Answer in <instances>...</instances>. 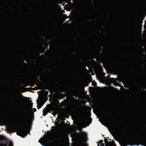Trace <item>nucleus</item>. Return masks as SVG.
Here are the masks:
<instances>
[{"instance_id": "obj_2", "label": "nucleus", "mask_w": 146, "mask_h": 146, "mask_svg": "<svg viewBox=\"0 0 146 146\" xmlns=\"http://www.w3.org/2000/svg\"><path fill=\"white\" fill-rule=\"evenodd\" d=\"M52 107L50 104H48L47 107L45 108L43 111V115L44 116H45L47 114L48 112H50V111L53 112V110L52 109Z\"/></svg>"}, {"instance_id": "obj_6", "label": "nucleus", "mask_w": 146, "mask_h": 146, "mask_svg": "<svg viewBox=\"0 0 146 146\" xmlns=\"http://www.w3.org/2000/svg\"><path fill=\"white\" fill-rule=\"evenodd\" d=\"M13 102L15 104H18L19 103V100L17 96H15L13 100Z\"/></svg>"}, {"instance_id": "obj_12", "label": "nucleus", "mask_w": 146, "mask_h": 146, "mask_svg": "<svg viewBox=\"0 0 146 146\" xmlns=\"http://www.w3.org/2000/svg\"><path fill=\"white\" fill-rule=\"evenodd\" d=\"M109 143V146H116V145L114 144V141L110 142Z\"/></svg>"}, {"instance_id": "obj_20", "label": "nucleus", "mask_w": 146, "mask_h": 146, "mask_svg": "<svg viewBox=\"0 0 146 146\" xmlns=\"http://www.w3.org/2000/svg\"><path fill=\"white\" fill-rule=\"evenodd\" d=\"M101 112L103 113H105V110H103Z\"/></svg>"}, {"instance_id": "obj_22", "label": "nucleus", "mask_w": 146, "mask_h": 146, "mask_svg": "<svg viewBox=\"0 0 146 146\" xmlns=\"http://www.w3.org/2000/svg\"><path fill=\"white\" fill-rule=\"evenodd\" d=\"M38 57H40V56L39 55H38V56H35V58H37Z\"/></svg>"}, {"instance_id": "obj_29", "label": "nucleus", "mask_w": 146, "mask_h": 146, "mask_svg": "<svg viewBox=\"0 0 146 146\" xmlns=\"http://www.w3.org/2000/svg\"><path fill=\"white\" fill-rule=\"evenodd\" d=\"M98 146H100V145H98Z\"/></svg>"}, {"instance_id": "obj_27", "label": "nucleus", "mask_w": 146, "mask_h": 146, "mask_svg": "<svg viewBox=\"0 0 146 146\" xmlns=\"http://www.w3.org/2000/svg\"><path fill=\"white\" fill-rule=\"evenodd\" d=\"M55 146H59L58 145H55Z\"/></svg>"}, {"instance_id": "obj_11", "label": "nucleus", "mask_w": 146, "mask_h": 146, "mask_svg": "<svg viewBox=\"0 0 146 146\" xmlns=\"http://www.w3.org/2000/svg\"><path fill=\"white\" fill-rule=\"evenodd\" d=\"M39 76V74L37 73L33 75V78H35L36 80H37Z\"/></svg>"}, {"instance_id": "obj_3", "label": "nucleus", "mask_w": 146, "mask_h": 146, "mask_svg": "<svg viewBox=\"0 0 146 146\" xmlns=\"http://www.w3.org/2000/svg\"><path fill=\"white\" fill-rule=\"evenodd\" d=\"M37 86H39L42 88H44V87L47 88L48 90H50L51 88V86L50 84H45L44 82L43 83H39L37 84Z\"/></svg>"}, {"instance_id": "obj_9", "label": "nucleus", "mask_w": 146, "mask_h": 146, "mask_svg": "<svg viewBox=\"0 0 146 146\" xmlns=\"http://www.w3.org/2000/svg\"><path fill=\"white\" fill-rule=\"evenodd\" d=\"M82 136L83 139H84L85 140H86L87 139V134L85 133H83L82 135Z\"/></svg>"}, {"instance_id": "obj_26", "label": "nucleus", "mask_w": 146, "mask_h": 146, "mask_svg": "<svg viewBox=\"0 0 146 146\" xmlns=\"http://www.w3.org/2000/svg\"><path fill=\"white\" fill-rule=\"evenodd\" d=\"M57 102L58 104H59V101H58Z\"/></svg>"}, {"instance_id": "obj_4", "label": "nucleus", "mask_w": 146, "mask_h": 146, "mask_svg": "<svg viewBox=\"0 0 146 146\" xmlns=\"http://www.w3.org/2000/svg\"><path fill=\"white\" fill-rule=\"evenodd\" d=\"M9 123V120L6 118H4L2 119L0 122V125L8 124Z\"/></svg>"}, {"instance_id": "obj_19", "label": "nucleus", "mask_w": 146, "mask_h": 146, "mask_svg": "<svg viewBox=\"0 0 146 146\" xmlns=\"http://www.w3.org/2000/svg\"><path fill=\"white\" fill-rule=\"evenodd\" d=\"M0 146H7V144H1L0 145Z\"/></svg>"}, {"instance_id": "obj_13", "label": "nucleus", "mask_w": 146, "mask_h": 146, "mask_svg": "<svg viewBox=\"0 0 146 146\" xmlns=\"http://www.w3.org/2000/svg\"><path fill=\"white\" fill-rule=\"evenodd\" d=\"M68 102L69 103H70L71 102V101L70 100H64V104L66 105V103H67V102Z\"/></svg>"}, {"instance_id": "obj_7", "label": "nucleus", "mask_w": 146, "mask_h": 146, "mask_svg": "<svg viewBox=\"0 0 146 146\" xmlns=\"http://www.w3.org/2000/svg\"><path fill=\"white\" fill-rule=\"evenodd\" d=\"M47 135L48 137H51L53 136V134L51 132L49 131L48 132V133H47Z\"/></svg>"}, {"instance_id": "obj_28", "label": "nucleus", "mask_w": 146, "mask_h": 146, "mask_svg": "<svg viewBox=\"0 0 146 146\" xmlns=\"http://www.w3.org/2000/svg\"><path fill=\"white\" fill-rule=\"evenodd\" d=\"M141 49H142V50H143V47H141Z\"/></svg>"}, {"instance_id": "obj_14", "label": "nucleus", "mask_w": 146, "mask_h": 146, "mask_svg": "<svg viewBox=\"0 0 146 146\" xmlns=\"http://www.w3.org/2000/svg\"><path fill=\"white\" fill-rule=\"evenodd\" d=\"M43 105L41 104H38L37 105V108L38 109L40 108Z\"/></svg>"}, {"instance_id": "obj_5", "label": "nucleus", "mask_w": 146, "mask_h": 146, "mask_svg": "<svg viewBox=\"0 0 146 146\" xmlns=\"http://www.w3.org/2000/svg\"><path fill=\"white\" fill-rule=\"evenodd\" d=\"M110 123L113 127L115 130H117L119 129V125L118 124H117V125H115L111 123Z\"/></svg>"}, {"instance_id": "obj_25", "label": "nucleus", "mask_w": 146, "mask_h": 146, "mask_svg": "<svg viewBox=\"0 0 146 146\" xmlns=\"http://www.w3.org/2000/svg\"><path fill=\"white\" fill-rule=\"evenodd\" d=\"M23 63L25 65H27V63H26L25 62H24V61H23Z\"/></svg>"}, {"instance_id": "obj_23", "label": "nucleus", "mask_w": 146, "mask_h": 146, "mask_svg": "<svg viewBox=\"0 0 146 146\" xmlns=\"http://www.w3.org/2000/svg\"><path fill=\"white\" fill-rule=\"evenodd\" d=\"M33 110L34 111H36V108H33Z\"/></svg>"}, {"instance_id": "obj_1", "label": "nucleus", "mask_w": 146, "mask_h": 146, "mask_svg": "<svg viewBox=\"0 0 146 146\" xmlns=\"http://www.w3.org/2000/svg\"><path fill=\"white\" fill-rule=\"evenodd\" d=\"M31 119V116L29 113V110L26 109L23 115L21 122L22 127L18 129L17 134L24 137L27 135V128Z\"/></svg>"}, {"instance_id": "obj_18", "label": "nucleus", "mask_w": 146, "mask_h": 146, "mask_svg": "<svg viewBox=\"0 0 146 146\" xmlns=\"http://www.w3.org/2000/svg\"><path fill=\"white\" fill-rule=\"evenodd\" d=\"M103 142V141L102 140H101L99 141V143L100 144H102Z\"/></svg>"}, {"instance_id": "obj_8", "label": "nucleus", "mask_w": 146, "mask_h": 146, "mask_svg": "<svg viewBox=\"0 0 146 146\" xmlns=\"http://www.w3.org/2000/svg\"><path fill=\"white\" fill-rule=\"evenodd\" d=\"M57 98L58 100H60L63 98V96L62 94H60L57 96Z\"/></svg>"}, {"instance_id": "obj_16", "label": "nucleus", "mask_w": 146, "mask_h": 146, "mask_svg": "<svg viewBox=\"0 0 146 146\" xmlns=\"http://www.w3.org/2000/svg\"><path fill=\"white\" fill-rule=\"evenodd\" d=\"M40 79L41 81H44V78L43 77H41L40 78Z\"/></svg>"}, {"instance_id": "obj_10", "label": "nucleus", "mask_w": 146, "mask_h": 146, "mask_svg": "<svg viewBox=\"0 0 146 146\" xmlns=\"http://www.w3.org/2000/svg\"><path fill=\"white\" fill-rule=\"evenodd\" d=\"M105 142V145L106 146H109V142H108V139H104Z\"/></svg>"}, {"instance_id": "obj_24", "label": "nucleus", "mask_w": 146, "mask_h": 146, "mask_svg": "<svg viewBox=\"0 0 146 146\" xmlns=\"http://www.w3.org/2000/svg\"><path fill=\"white\" fill-rule=\"evenodd\" d=\"M101 146H105L104 143H102L101 145H100Z\"/></svg>"}, {"instance_id": "obj_21", "label": "nucleus", "mask_w": 146, "mask_h": 146, "mask_svg": "<svg viewBox=\"0 0 146 146\" xmlns=\"http://www.w3.org/2000/svg\"><path fill=\"white\" fill-rule=\"evenodd\" d=\"M38 142H39L42 145H44L43 144L42 142H40V140L38 141Z\"/></svg>"}, {"instance_id": "obj_15", "label": "nucleus", "mask_w": 146, "mask_h": 146, "mask_svg": "<svg viewBox=\"0 0 146 146\" xmlns=\"http://www.w3.org/2000/svg\"><path fill=\"white\" fill-rule=\"evenodd\" d=\"M7 145V146H13V143L12 142H10L9 144H6Z\"/></svg>"}, {"instance_id": "obj_17", "label": "nucleus", "mask_w": 146, "mask_h": 146, "mask_svg": "<svg viewBox=\"0 0 146 146\" xmlns=\"http://www.w3.org/2000/svg\"><path fill=\"white\" fill-rule=\"evenodd\" d=\"M33 106V103H31L29 104V106L31 109H32Z\"/></svg>"}]
</instances>
